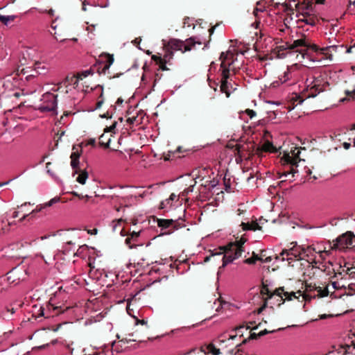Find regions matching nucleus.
Segmentation results:
<instances>
[{
	"instance_id": "nucleus-45",
	"label": "nucleus",
	"mask_w": 355,
	"mask_h": 355,
	"mask_svg": "<svg viewBox=\"0 0 355 355\" xmlns=\"http://www.w3.org/2000/svg\"><path fill=\"white\" fill-rule=\"evenodd\" d=\"M267 305H268V302L266 300H264L263 305L257 310V311H256L257 313L260 314L266 309Z\"/></svg>"
},
{
	"instance_id": "nucleus-24",
	"label": "nucleus",
	"mask_w": 355,
	"mask_h": 355,
	"mask_svg": "<svg viewBox=\"0 0 355 355\" xmlns=\"http://www.w3.org/2000/svg\"><path fill=\"white\" fill-rule=\"evenodd\" d=\"M174 223V220L172 219H159L157 225L162 229H166L172 226Z\"/></svg>"
},
{
	"instance_id": "nucleus-30",
	"label": "nucleus",
	"mask_w": 355,
	"mask_h": 355,
	"mask_svg": "<svg viewBox=\"0 0 355 355\" xmlns=\"http://www.w3.org/2000/svg\"><path fill=\"white\" fill-rule=\"evenodd\" d=\"M15 19L14 15L10 16H4L0 15V22L3 23L4 25H7L9 21H12Z\"/></svg>"
},
{
	"instance_id": "nucleus-51",
	"label": "nucleus",
	"mask_w": 355,
	"mask_h": 355,
	"mask_svg": "<svg viewBox=\"0 0 355 355\" xmlns=\"http://www.w3.org/2000/svg\"><path fill=\"white\" fill-rule=\"evenodd\" d=\"M44 308L40 307V309L38 310V313H37V315L36 316V318L44 316Z\"/></svg>"
},
{
	"instance_id": "nucleus-10",
	"label": "nucleus",
	"mask_w": 355,
	"mask_h": 355,
	"mask_svg": "<svg viewBox=\"0 0 355 355\" xmlns=\"http://www.w3.org/2000/svg\"><path fill=\"white\" fill-rule=\"evenodd\" d=\"M313 45L310 43L309 40L303 34L301 38L294 40L291 44L286 43L285 46H280L279 48L281 49H296L298 51V48L302 47H305L306 50H311V46Z\"/></svg>"
},
{
	"instance_id": "nucleus-36",
	"label": "nucleus",
	"mask_w": 355,
	"mask_h": 355,
	"mask_svg": "<svg viewBox=\"0 0 355 355\" xmlns=\"http://www.w3.org/2000/svg\"><path fill=\"white\" fill-rule=\"evenodd\" d=\"M123 222V220L122 218L114 220L112 221V230L114 232L116 231V228L118 226H120L121 225V223Z\"/></svg>"
},
{
	"instance_id": "nucleus-50",
	"label": "nucleus",
	"mask_w": 355,
	"mask_h": 355,
	"mask_svg": "<svg viewBox=\"0 0 355 355\" xmlns=\"http://www.w3.org/2000/svg\"><path fill=\"white\" fill-rule=\"evenodd\" d=\"M137 116L129 117L127 119V122L130 124H133L137 121Z\"/></svg>"
},
{
	"instance_id": "nucleus-28",
	"label": "nucleus",
	"mask_w": 355,
	"mask_h": 355,
	"mask_svg": "<svg viewBox=\"0 0 355 355\" xmlns=\"http://www.w3.org/2000/svg\"><path fill=\"white\" fill-rule=\"evenodd\" d=\"M35 69L39 74H45L48 71V69L44 65H42L40 62L35 63Z\"/></svg>"
},
{
	"instance_id": "nucleus-55",
	"label": "nucleus",
	"mask_w": 355,
	"mask_h": 355,
	"mask_svg": "<svg viewBox=\"0 0 355 355\" xmlns=\"http://www.w3.org/2000/svg\"><path fill=\"white\" fill-rule=\"evenodd\" d=\"M62 83H60L59 85H58L56 87H53L52 89V91L53 92H58L59 91V89H62Z\"/></svg>"
},
{
	"instance_id": "nucleus-17",
	"label": "nucleus",
	"mask_w": 355,
	"mask_h": 355,
	"mask_svg": "<svg viewBox=\"0 0 355 355\" xmlns=\"http://www.w3.org/2000/svg\"><path fill=\"white\" fill-rule=\"evenodd\" d=\"M302 18H300L298 21L304 22L308 25H311L312 26L316 24L318 21L317 18L313 15L307 12L304 13H302Z\"/></svg>"
},
{
	"instance_id": "nucleus-44",
	"label": "nucleus",
	"mask_w": 355,
	"mask_h": 355,
	"mask_svg": "<svg viewBox=\"0 0 355 355\" xmlns=\"http://www.w3.org/2000/svg\"><path fill=\"white\" fill-rule=\"evenodd\" d=\"M350 348V346L348 345H339L338 346V348L336 349V351L338 352V353H340L341 352V349H345V352H344V354H347V350Z\"/></svg>"
},
{
	"instance_id": "nucleus-64",
	"label": "nucleus",
	"mask_w": 355,
	"mask_h": 355,
	"mask_svg": "<svg viewBox=\"0 0 355 355\" xmlns=\"http://www.w3.org/2000/svg\"><path fill=\"white\" fill-rule=\"evenodd\" d=\"M123 98L120 97V98H119L117 99V101H116V103L117 105H121V104H122V103H123Z\"/></svg>"
},
{
	"instance_id": "nucleus-32",
	"label": "nucleus",
	"mask_w": 355,
	"mask_h": 355,
	"mask_svg": "<svg viewBox=\"0 0 355 355\" xmlns=\"http://www.w3.org/2000/svg\"><path fill=\"white\" fill-rule=\"evenodd\" d=\"M15 313V309L14 308H9V307H7L3 312H2V317L4 318V319H7V320H9L10 319V317L8 315V313H10L11 315H12L13 313Z\"/></svg>"
},
{
	"instance_id": "nucleus-15",
	"label": "nucleus",
	"mask_w": 355,
	"mask_h": 355,
	"mask_svg": "<svg viewBox=\"0 0 355 355\" xmlns=\"http://www.w3.org/2000/svg\"><path fill=\"white\" fill-rule=\"evenodd\" d=\"M79 80H82L80 76H78V75H68L64 80L62 82V83L65 86V90H62V92L65 94L68 93L67 87L69 85H73V87H76L78 85Z\"/></svg>"
},
{
	"instance_id": "nucleus-27",
	"label": "nucleus",
	"mask_w": 355,
	"mask_h": 355,
	"mask_svg": "<svg viewBox=\"0 0 355 355\" xmlns=\"http://www.w3.org/2000/svg\"><path fill=\"white\" fill-rule=\"evenodd\" d=\"M313 287L315 288V291L318 292V295L319 297H326L329 295V290H328L327 287L322 288L320 286H316L315 284H314Z\"/></svg>"
},
{
	"instance_id": "nucleus-31",
	"label": "nucleus",
	"mask_w": 355,
	"mask_h": 355,
	"mask_svg": "<svg viewBox=\"0 0 355 355\" xmlns=\"http://www.w3.org/2000/svg\"><path fill=\"white\" fill-rule=\"evenodd\" d=\"M252 258L254 259V260L257 261H260L263 263H269L272 261V258L271 257H268L265 259H261L260 258V255H258L257 254H256L254 252H252Z\"/></svg>"
},
{
	"instance_id": "nucleus-14",
	"label": "nucleus",
	"mask_w": 355,
	"mask_h": 355,
	"mask_svg": "<svg viewBox=\"0 0 355 355\" xmlns=\"http://www.w3.org/2000/svg\"><path fill=\"white\" fill-rule=\"evenodd\" d=\"M141 232H135L133 231L130 234H125L124 233V230L122 229L120 232V234L121 236H125L127 235V238L125 240V243L128 246L130 249H132L134 248H136L138 245L136 244V243L138 241V239L140 236Z\"/></svg>"
},
{
	"instance_id": "nucleus-42",
	"label": "nucleus",
	"mask_w": 355,
	"mask_h": 355,
	"mask_svg": "<svg viewBox=\"0 0 355 355\" xmlns=\"http://www.w3.org/2000/svg\"><path fill=\"white\" fill-rule=\"evenodd\" d=\"M83 352H85L84 355H100L101 353L97 350L92 349V352H89L88 350L84 349Z\"/></svg>"
},
{
	"instance_id": "nucleus-20",
	"label": "nucleus",
	"mask_w": 355,
	"mask_h": 355,
	"mask_svg": "<svg viewBox=\"0 0 355 355\" xmlns=\"http://www.w3.org/2000/svg\"><path fill=\"white\" fill-rule=\"evenodd\" d=\"M81 154V150L79 152L78 150L71 153V166L73 170H77L78 166H80L79 157Z\"/></svg>"
},
{
	"instance_id": "nucleus-39",
	"label": "nucleus",
	"mask_w": 355,
	"mask_h": 355,
	"mask_svg": "<svg viewBox=\"0 0 355 355\" xmlns=\"http://www.w3.org/2000/svg\"><path fill=\"white\" fill-rule=\"evenodd\" d=\"M152 60H153L157 64H159L161 62H162L164 60H165V55H164V58H162L161 56L153 55L152 56Z\"/></svg>"
},
{
	"instance_id": "nucleus-53",
	"label": "nucleus",
	"mask_w": 355,
	"mask_h": 355,
	"mask_svg": "<svg viewBox=\"0 0 355 355\" xmlns=\"http://www.w3.org/2000/svg\"><path fill=\"white\" fill-rule=\"evenodd\" d=\"M268 256L266 255V250H262L261 251V254H260V258L261 259H265L266 257H268Z\"/></svg>"
},
{
	"instance_id": "nucleus-60",
	"label": "nucleus",
	"mask_w": 355,
	"mask_h": 355,
	"mask_svg": "<svg viewBox=\"0 0 355 355\" xmlns=\"http://www.w3.org/2000/svg\"><path fill=\"white\" fill-rule=\"evenodd\" d=\"M31 215L30 214H24L20 219H19V221L20 222H22L24 221V220H26L28 217H29Z\"/></svg>"
},
{
	"instance_id": "nucleus-13",
	"label": "nucleus",
	"mask_w": 355,
	"mask_h": 355,
	"mask_svg": "<svg viewBox=\"0 0 355 355\" xmlns=\"http://www.w3.org/2000/svg\"><path fill=\"white\" fill-rule=\"evenodd\" d=\"M337 46H329L320 48L316 44L311 46V51L322 55V58L329 60H333L332 50L336 51Z\"/></svg>"
},
{
	"instance_id": "nucleus-23",
	"label": "nucleus",
	"mask_w": 355,
	"mask_h": 355,
	"mask_svg": "<svg viewBox=\"0 0 355 355\" xmlns=\"http://www.w3.org/2000/svg\"><path fill=\"white\" fill-rule=\"evenodd\" d=\"M345 97L340 99V102L355 101V87L352 89L345 90Z\"/></svg>"
},
{
	"instance_id": "nucleus-56",
	"label": "nucleus",
	"mask_w": 355,
	"mask_h": 355,
	"mask_svg": "<svg viewBox=\"0 0 355 355\" xmlns=\"http://www.w3.org/2000/svg\"><path fill=\"white\" fill-rule=\"evenodd\" d=\"M42 12L48 13L51 17L54 16V10L53 9H49V10H44Z\"/></svg>"
},
{
	"instance_id": "nucleus-25",
	"label": "nucleus",
	"mask_w": 355,
	"mask_h": 355,
	"mask_svg": "<svg viewBox=\"0 0 355 355\" xmlns=\"http://www.w3.org/2000/svg\"><path fill=\"white\" fill-rule=\"evenodd\" d=\"M275 330H272V331H268L267 329H264L263 331H261L258 334H256V333H250V335L248 338V339H258L259 338H261V336H263L269 333H273L275 332Z\"/></svg>"
},
{
	"instance_id": "nucleus-6",
	"label": "nucleus",
	"mask_w": 355,
	"mask_h": 355,
	"mask_svg": "<svg viewBox=\"0 0 355 355\" xmlns=\"http://www.w3.org/2000/svg\"><path fill=\"white\" fill-rule=\"evenodd\" d=\"M288 249L283 250L280 253V256L282 257V260H284V255H286V259L288 261L294 260L295 259H302L301 256L306 254V252H311L313 250L311 247L304 248L302 245H298L296 242H292L290 243Z\"/></svg>"
},
{
	"instance_id": "nucleus-22",
	"label": "nucleus",
	"mask_w": 355,
	"mask_h": 355,
	"mask_svg": "<svg viewBox=\"0 0 355 355\" xmlns=\"http://www.w3.org/2000/svg\"><path fill=\"white\" fill-rule=\"evenodd\" d=\"M245 329L246 330L248 329H250V326L249 325H245V324H242V325H240L239 327H236L233 331H236V334L235 335H229V338L228 339L229 340H233L238 335H239L240 336H243V331H242V329Z\"/></svg>"
},
{
	"instance_id": "nucleus-38",
	"label": "nucleus",
	"mask_w": 355,
	"mask_h": 355,
	"mask_svg": "<svg viewBox=\"0 0 355 355\" xmlns=\"http://www.w3.org/2000/svg\"><path fill=\"white\" fill-rule=\"evenodd\" d=\"M243 113L246 114L251 119H253L257 115L256 112L254 111L253 110H250V109H246L243 112Z\"/></svg>"
},
{
	"instance_id": "nucleus-41",
	"label": "nucleus",
	"mask_w": 355,
	"mask_h": 355,
	"mask_svg": "<svg viewBox=\"0 0 355 355\" xmlns=\"http://www.w3.org/2000/svg\"><path fill=\"white\" fill-rule=\"evenodd\" d=\"M243 231L252 230L253 227H251V223L242 222L241 224Z\"/></svg>"
},
{
	"instance_id": "nucleus-21",
	"label": "nucleus",
	"mask_w": 355,
	"mask_h": 355,
	"mask_svg": "<svg viewBox=\"0 0 355 355\" xmlns=\"http://www.w3.org/2000/svg\"><path fill=\"white\" fill-rule=\"evenodd\" d=\"M200 351L205 354L210 353L213 355H218L220 354V349L216 348L212 343L201 347Z\"/></svg>"
},
{
	"instance_id": "nucleus-12",
	"label": "nucleus",
	"mask_w": 355,
	"mask_h": 355,
	"mask_svg": "<svg viewBox=\"0 0 355 355\" xmlns=\"http://www.w3.org/2000/svg\"><path fill=\"white\" fill-rule=\"evenodd\" d=\"M116 122H114L110 127H107L104 130V133L99 137V145L105 148H109L111 142L112 132L116 128Z\"/></svg>"
},
{
	"instance_id": "nucleus-52",
	"label": "nucleus",
	"mask_w": 355,
	"mask_h": 355,
	"mask_svg": "<svg viewBox=\"0 0 355 355\" xmlns=\"http://www.w3.org/2000/svg\"><path fill=\"white\" fill-rule=\"evenodd\" d=\"M98 232V230L96 228H94L93 230H88L87 233L91 235H95Z\"/></svg>"
},
{
	"instance_id": "nucleus-34",
	"label": "nucleus",
	"mask_w": 355,
	"mask_h": 355,
	"mask_svg": "<svg viewBox=\"0 0 355 355\" xmlns=\"http://www.w3.org/2000/svg\"><path fill=\"white\" fill-rule=\"evenodd\" d=\"M132 336H133V334H130L128 335L127 337L122 338L121 340H119V343L121 342V343H128L130 341H134V342H136V341L141 342V340H137L136 338H131Z\"/></svg>"
},
{
	"instance_id": "nucleus-9",
	"label": "nucleus",
	"mask_w": 355,
	"mask_h": 355,
	"mask_svg": "<svg viewBox=\"0 0 355 355\" xmlns=\"http://www.w3.org/2000/svg\"><path fill=\"white\" fill-rule=\"evenodd\" d=\"M57 95L51 92H46L42 96V103L39 106V110L42 112H53L57 107Z\"/></svg>"
},
{
	"instance_id": "nucleus-26",
	"label": "nucleus",
	"mask_w": 355,
	"mask_h": 355,
	"mask_svg": "<svg viewBox=\"0 0 355 355\" xmlns=\"http://www.w3.org/2000/svg\"><path fill=\"white\" fill-rule=\"evenodd\" d=\"M234 151L235 154L236 155H238V157L240 159H242L243 157H244L243 150H245V147L243 145L236 144L234 146Z\"/></svg>"
},
{
	"instance_id": "nucleus-37",
	"label": "nucleus",
	"mask_w": 355,
	"mask_h": 355,
	"mask_svg": "<svg viewBox=\"0 0 355 355\" xmlns=\"http://www.w3.org/2000/svg\"><path fill=\"white\" fill-rule=\"evenodd\" d=\"M229 352L232 355H246V354L243 350H241L240 349H232V350H230Z\"/></svg>"
},
{
	"instance_id": "nucleus-8",
	"label": "nucleus",
	"mask_w": 355,
	"mask_h": 355,
	"mask_svg": "<svg viewBox=\"0 0 355 355\" xmlns=\"http://www.w3.org/2000/svg\"><path fill=\"white\" fill-rule=\"evenodd\" d=\"M329 86V83L325 80L322 76L314 77L313 80L308 85L310 87L308 91V97H315L320 92L325 89V87Z\"/></svg>"
},
{
	"instance_id": "nucleus-7",
	"label": "nucleus",
	"mask_w": 355,
	"mask_h": 355,
	"mask_svg": "<svg viewBox=\"0 0 355 355\" xmlns=\"http://www.w3.org/2000/svg\"><path fill=\"white\" fill-rule=\"evenodd\" d=\"M333 243L332 250L354 248L355 234L351 231H347L334 240Z\"/></svg>"
},
{
	"instance_id": "nucleus-59",
	"label": "nucleus",
	"mask_w": 355,
	"mask_h": 355,
	"mask_svg": "<svg viewBox=\"0 0 355 355\" xmlns=\"http://www.w3.org/2000/svg\"><path fill=\"white\" fill-rule=\"evenodd\" d=\"M343 146L345 149L348 150L350 148L351 144L349 143H347V142H344Z\"/></svg>"
},
{
	"instance_id": "nucleus-18",
	"label": "nucleus",
	"mask_w": 355,
	"mask_h": 355,
	"mask_svg": "<svg viewBox=\"0 0 355 355\" xmlns=\"http://www.w3.org/2000/svg\"><path fill=\"white\" fill-rule=\"evenodd\" d=\"M74 173L78 174V176L76 178V181L81 184H85L88 178V173L86 169L78 166L77 170H74Z\"/></svg>"
},
{
	"instance_id": "nucleus-43",
	"label": "nucleus",
	"mask_w": 355,
	"mask_h": 355,
	"mask_svg": "<svg viewBox=\"0 0 355 355\" xmlns=\"http://www.w3.org/2000/svg\"><path fill=\"white\" fill-rule=\"evenodd\" d=\"M352 267H347V269L345 270V272L346 274L349 275L350 277H354L355 276V270L354 269H352ZM343 271H345V270H343Z\"/></svg>"
},
{
	"instance_id": "nucleus-46",
	"label": "nucleus",
	"mask_w": 355,
	"mask_h": 355,
	"mask_svg": "<svg viewBox=\"0 0 355 355\" xmlns=\"http://www.w3.org/2000/svg\"><path fill=\"white\" fill-rule=\"evenodd\" d=\"M251 227H253V229H252V230L253 231H255V230H261V226L256 222H252L251 223Z\"/></svg>"
},
{
	"instance_id": "nucleus-19",
	"label": "nucleus",
	"mask_w": 355,
	"mask_h": 355,
	"mask_svg": "<svg viewBox=\"0 0 355 355\" xmlns=\"http://www.w3.org/2000/svg\"><path fill=\"white\" fill-rule=\"evenodd\" d=\"M60 197H55L52 198L49 202L44 203L42 206H41L40 208L37 207L36 209H33L32 211H31L29 214L31 216V217H33L34 215L40 211L42 208L48 207L52 206L53 204L57 203L60 202Z\"/></svg>"
},
{
	"instance_id": "nucleus-57",
	"label": "nucleus",
	"mask_w": 355,
	"mask_h": 355,
	"mask_svg": "<svg viewBox=\"0 0 355 355\" xmlns=\"http://www.w3.org/2000/svg\"><path fill=\"white\" fill-rule=\"evenodd\" d=\"M329 317H331V315L322 314L319 315V318L321 320L327 319Z\"/></svg>"
},
{
	"instance_id": "nucleus-16",
	"label": "nucleus",
	"mask_w": 355,
	"mask_h": 355,
	"mask_svg": "<svg viewBox=\"0 0 355 355\" xmlns=\"http://www.w3.org/2000/svg\"><path fill=\"white\" fill-rule=\"evenodd\" d=\"M270 152V153H276L277 151L275 146H273L272 143L266 141L261 147H257L255 150V154L258 156H261L262 152Z\"/></svg>"
},
{
	"instance_id": "nucleus-58",
	"label": "nucleus",
	"mask_w": 355,
	"mask_h": 355,
	"mask_svg": "<svg viewBox=\"0 0 355 355\" xmlns=\"http://www.w3.org/2000/svg\"><path fill=\"white\" fill-rule=\"evenodd\" d=\"M96 144V140L95 139H91L88 141L87 142V144L88 145H91V146H94Z\"/></svg>"
},
{
	"instance_id": "nucleus-4",
	"label": "nucleus",
	"mask_w": 355,
	"mask_h": 355,
	"mask_svg": "<svg viewBox=\"0 0 355 355\" xmlns=\"http://www.w3.org/2000/svg\"><path fill=\"white\" fill-rule=\"evenodd\" d=\"M302 148H299L295 147L293 150H291L290 153H284L282 160L284 162V164L289 165L290 169L288 171H285L282 173H279V178H282L283 176H288L291 174L292 178H293L295 173L298 172L297 169V163L301 161L300 157V150Z\"/></svg>"
},
{
	"instance_id": "nucleus-33",
	"label": "nucleus",
	"mask_w": 355,
	"mask_h": 355,
	"mask_svg": "<svg viewBox=\"0 0 355 355\" xmlns=\"http://www.w3.org/2000/svg\"><path fill=\"white\" fill-rule=\"evenodd\" d=\"M196 184V181H195V180H194V181H193V184H190V185H189V187L188 188L185 189H184V190L181 193V194H180V195H181V196H182V197H186V196H187L189 195V193L190 192H193V188H194V187H195Z\"/></svg>"
},
{
	"instance_id": "nucleus-2",
	"label": "nucleus",
	"mask_w": 355,
	"mask_h": 355,
	"mask_svg": "<svg viewBox=\"0 0 355 355\" xmlns=\"http://www.w3.org/2000/svg\"><path fill=\"white\" fill-rule=\"evenodd\" d=\"M234 54L227 51L226 53L222 52L220 56L221 60L220 69L221 72V80H220V91L226 94L227 97H229L231 92L232 86L231 83L228 82L230 78V67L233 64Z\"/></svg>"
},
{
	"instance_id": "nucleus-54",
	"label": "nucleus",
	"mask_w": 355,
	"mask_h": 355,
	"mask_svg": "<svg viewBox=\"0 0 355 355\" xmlns=\"http://www.w3.org/2000/svg\"><path fill=\"white\" fill-rule=\"evenodd\" d=\"M289 74H290V69H287V71L284 72L285 79L284 81H286V80H288L290 78Z\"/></svg>"
},
{
	"instance_id": "nucleus-47",
	"label": "nucleus",
	"mask_w": 355,
	"mask_h": 355,
	"mask_svg": "<svg viewBox=\"0 0 355 355\" xmlns=\"http://www.w3.org/2000/svg\"><path fill=\"white\" fill-rule=\"evenodd\" d=\"M68 309H69V307H66L64 309H62L61 306H53V311H58V312H56V314L60 313H62V312L64 311V310H67Z\"/></svg>"
},
{
	"instance_id": "nucleus-48",
	"label": "nucleus",
	"mask_w": 355,
	"mask_h": 355,
	"mask_svg": "<svg viewBox=\"0 0 355 355\" xmlns=\"http://www.w3.org/2000/svg\"><path fill=\"white\" fill-rule=\"evenodd\" d=\"M244 263L251 265V264H254L256 263V261L252 257L250 258H248V259H246L245 260H244Z\"/></svg>"
},
{
	"instance_id": "nucleus-11",
	"label": "nucleus",
	"mask_w": 355,
	"mask_h": 355,
	"mask_svg": "<svg viewBox=\"0 0 355 355\" xmlns=\"http://www.w3.org/2000/svg\"><path fill=\"white\" fill-rule=\"evenodd\" d=\"M101 62L98 64L99 67L97 71L99 73H106V71L110 69V66L114 62V57L112 55L105 53L100 56Z\"/></svg>"
},
{
	"instance_id": "nucleus-40",
	"label": "nucleus",
	"mask_w": 355,
	"mask_h": 355,
	"mask_svg": "<svg viewBox=\"0 0 355 355\" xmlns=\"http://www.w3.org/2000/svg\"><path fill=\"white\" fill-rule=\"evenodd\" d=\"M89 74H93L92 69L85 70L82 71L81 73H77L78 76H80L82 78L87 77Z\"/></svg>"
},
{
	"instance_id": "nucleus-29",
	"label": "nucleus",
	"mask_w": 355,
	"mask_h": 355,
	"mask_svg": "<svg viewBox=\"0 0 355 355\" xmlns=\"http://www.w3.org/2000/svg\"><path fill=\"white\" fill-rule=\"evenodd\" d=\"M171 58H172V55H168L167 54H165V60H164L162 62H161L159 64L160 69H162V71L168 70V69L166 67V64Z\"/></svg>"
},
{
	"instance_id": "nucleus-3",
	"label": "nucleus",
	"mask_w": 355,
	"mask_h": 355,
	"mask_svg": "<svg viewBox=\"0 0 355 355\" xmlns=\"http://www.w3.org/2000/svg\"><path fill=\"white\" fill-rule=\"evenodd\" d=\"M298 293L299 296L303 295L304 298L306 300V295H303L301 291H298L297 292H288L284 291V287H279L278 288H276L273 292H271L268 285L263 284L262 288L261 289V295L263 297V300H266L267 302L269 300H272L275 297H277V301L279 302L278 303V305L279 306L281 304H283L285 301L284 299H283V295L286 297L288 300H291L293 298H297L298 299L299 297L296 296V294Z\"/></svg>"
},
{
	"instance_id": "nucleus-62",
	"label": "nucleus",
	"mask_w": 355,
	"mask_h": 355,
	"mask_svg": "<svg viewBox=\"0 0 355 355\" xmlns=\"http://www.w3.org/2000/svg\"><path fill=\"white\" fill-rule=\"evenodd\" d=\"M19 211H15L13 212V214H12V218H17V217H18V216H19Z\"/></svg>"
},
{
	"instance_id": "nucleus-5",
	"label": "nucleus",
	"mask_w": 355,
	"mask_h": 355,
	"mask_svg": "<svg viewBox=\"0 0 355 355\" xmlns=\"http://www.w3.org/2000/svg\"><path fill=\"white\" fill-rule=\"evenodd\" d=\"M196 42H194L192 37L186 40V42H183L177 39H171L168 44L165 45L166 53L167 55H173V51H180L182 53H184L186 51H190L191 47L195 45Z\"/></svg>"
},
{
	"instance_id": "nucleus-63",
	"label": "nucleus",
	"mask_w": 355,
	"mask_h": 355,
	"mask_svg": "<svg viewBox=\"0 0 355 355\" xmlns=\"http://www.w3.org/2000/svg\"><path fill=\"white\" fill-rule=\"evenodd\" d=\"M176 198V196L175 193H171L168 200H174Z\"/></svg>"
},
{
	"instance_id": "nucleus-49",
	"label": "nucleus",
	"mask_w": 355,
	"mask_h": 355,
	"mask_svg": "<svg viewBox=\"0 0 355 355\" xmlns=\"http://www.w3.org/2000/svg\"><path fill=\"white\" fill-rule=\"evenodd\" d=\"M313 286H314V285H312V284L306 283V291H315V289Z\"/></svg>"
},
{
	"instance_id": "nucleus-61",
	"label": "nucleus",
	"mask_w": 355,
	"mask_h": 355,
	"mask_svg": "<svg viewBox=\"0 0 355 355\" xmlns=\"http://www.w3.org/2000/svg\"><path fill=\"white\" fill-rule=\"evenodd\" d=\"M137 324H141L142 325L146 324H147V321H146L144 320H137Z\"/></svg>"
},
{
	"instance_id": "nucleus-1",
	"label": "nucleus",
	"mask_w": 355,
	"mask_h": 355,
	"mask_svg": "<svg viewBox=\"0 0 355 355\" xmlns=\"http://www.w3.org/2000/svg\"><path fill=\"white\" fill-rule=\"evenodd\" d=\"M246 242V239L241 237L234 242H230L227 245L220 246L218 249H215L211 255L223 254V265L220 267L225 268L228 263H232L234 260L239 258L244 252L243 245Z\"/></svg>"
},
{
	"instance_id": "nucleus-35",
	"label": "nucleus",
	"mask_w": 355,
	"mask_h": 355,
	"mask_svg": "<svg viewBox=\"0 0 355 355\" xmlns=\"http://www.w3.org/2000/svg\"><path fill=\"white\" fill-rule=\"evenodd\" d=\"M181 151V148L180 147H178L177 148L176 150L175 151H168V154L164 155V160L165 161H168V160H170L171 157H174L175 155L177 153H180Z\"/></svg>"
}]
</instances>
